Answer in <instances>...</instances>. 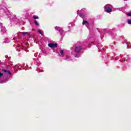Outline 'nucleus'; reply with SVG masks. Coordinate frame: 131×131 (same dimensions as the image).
I'll use <instances>...</instances> for the list:
<instances>
[{"label":"nucleus","mask_w":131,"mask_h":131,"mask_svg":"<svg viewBox=\"0 0 131 131\" xmlns=\"http://www.w3.org/2000/svg\"><path fill=\"white\" fill-rule=\"evenodd\" d=\"M39 72H43V70H40L39 71Z\"/></svg>","instance_id":"nucleus-18"},{"label":"nucleus","mask_w":131,"mask_h":131,"mask_svg":"<svg viewBox=\"0 0 131 131\" xmlns=\"http://www.w3.org/2000/svg\"><path fill=\"white\" fill-rule=\"evenodd\" d=\"M21 33H28V32H22Z\"/></svg>","instance_id":"nucleus-20"},{"label":"nucleus","mask_w":131,"mask_h":131,"mask_svg":"<svg viewBox=\"0 0 131 131\" xmlns=\"http://www.w3.org/2000/svg\"><path fill=\"white\" fill-rule=\"evenodd\" d=\"M28 35H29V34H28Z\"/></svg>","instance_id":"nucleus-28"},{"label":"nucleus","mask_w":131,"mask_h":131,"mask_svg":"<svg viewBox=\"0 0 131 131\" xmlns=\"http://www.w3.org/2000/svg\"><path fill=\"white\" fill-rule=\"evenodd\" d=\"M41 35H43V34H42V33H41Z\"/></svg>","instance_id":"nucleus-23"},{"label":"nucleus","mask_w":131,"mask_h":131,"mask_svg":"<svg viewBox=\"0 0 131 131\" xmlns=\"http://www.w3.org/2000/svg\"><path fill=\"white\" fill-rule=\"evenodd\" d=\"M104 8L105 9V12H106V13H111V12H112V9L109 5H105Z\"/></svg>","instance_id":"nucleus-2"},{"label":"nucleus","mask_w":131,"mask_h":131,"mask_svg":"<svg viewBox=\"0 0 131 131\" xmlns=\"http://www.w3.org/2000/svg\"><path fill=\"white\" fill-rule=\"evenodd\" d=\"M2 71H3V72H4L5 73H7V74H9V75H11V74H12L9 71H7V70L3 69Z\"/></svg>","instance_id":"nucleus-5"},{"label":"nucleus","mask_w":131,"mask_h":131,"mask_svg":"<svg viewBox=\"0 0 131 131\" xmlns=\"http://www.w3.org/2000/svg\"><path fill=\"white\" fill-rule=\"evenodd\" d=\"M123 61H125V59H123Z\"/></svg>","instance_id":"nucleus-25"},{"label":"nucleus","mask_w":131,"mask_h":131,"mask_svg":"<svg viewBox=\"0 0 131 131\" xmlns=\"http://www.w3.org/2000/svg\"><path fill=\"white\" fill-rule=\"evenodd\" d=\"M3 76H4V74L0 72V78L1 77H3Z\"/></svg>","instance_id":"nucleus-13"},{"label":"nucleus","mask_w":131,"mask_h":131,"mask_svg":"<svg viewBox=\"0 0 131 131\" xmlns=\"http://www.w3.org/2000/svg\"><path fill=\"white\" fill-rule=\"evenodd\" d=\"M64 59L66 60L67 61H71L72 60L71 57H70V56H69V55H67Z\"/></svg>","instance_id":"nucleus-6"},{"label":"nucleus","mask_w":131,"mask_h":131,"mask_svg":"<svg viewBox=\"0 0 131 131\" xmlns=\"http://www.w3.org/2000/svg\"><path fill=\"white\" fill-rule=\"evenodd\" d=\"M16 67H17V68H20V66H19L18 65H16Z\"/></svg>","instance_id":"nucleus-19"},{"label":"nucleus","mask_w":131,"mask_h":131,"mask_svg":"<svg viewBox=\"0 0 131 131\" xmlns=\"http://www.w3.org/2000/svg\"><path fill=\"white\" fill-rule=\"evenodd\" d=\"M97 47L98 48L99 50H101L100 48V45H97Z\"/></svg>","instance_id":"nucleus-16"},{"label":"nucleus","mask_w":131,"mask_h":131,"mask_svg":"<svg viewBox=\"0 0 131 131\" xmlns=\"http://www.w3.org/2000/svg\"><path fill=\"white\" fill-rule=\"evenodd\" d=\"M33 19H39V17H38V16H35V15H34V16H33Z\"/></svg>","instance_id":"nucleus-10"},{"label":"nucleus","mask_w":131,"mask_h":131,"mask_svg":"<svg viewBox=\"0 0 131 131\" xmlns=\"http://www.w3.org/2000/svg\"><path fill=\"white\" fill-rule=\"evenodd\" d=\"M37 43H38V41H37V42H36Z\"/></svg>","instance_id":"nucleus-24"},{"label":"nucleus","mask_w":131,"mask_h":131,"mask_svg":"<svg viewBox=\"0 0 131 131\" xmlns=\"http://www.w3.org/2000/svg\"><path fill=\"white\" fill-rule=\"evenodd\" d=\"M123 43H125L126 46H127V48L131 49V45L129 42H127L126 41L124 40L123 41Z\"/></svg>","instance_id":"nucleus-3"},{"label":"nucleus","mask_w":131,"mask_h":131,"mask_svg":"<svg viewBox=\"0 0 131 131\" xmlns=\"http://www.w3.org/2000/svg\"><path fill=\"white\" fill-rule=\"evenodd\" d=\"M7 81H8L7 80H4V81H0L1 83H5V82H7Z\"/></svg>","instance_id":"nucleus-12"},{"label":"nucleus","mask_w":131,"mask_h":131,"mask_svg":"<svg viewBox=\"0 0 131 131\" xmlns=\"http://www.w3.org/2000/svg\"><path fill=\"white\" fill-rule=\"evenodd\" d=\"M103 35H104V34H103V33L101 34V36H103Z\"/></svg>","instance_id":"nucleus-21"},{"label":"nucleus","mask_w":131,"mask_h":131,"mask_svg":"<svg viewBox=\"0 0 131 131\" xmlns=\"http://www.w3.org/2000/svg\"><path fill=\"white\" fill-rule=\"evenodd\" d=\"M57 46H58L57 43H51L48 44L49 48H57Z\"/></svg>","instance_id":"nucleus-4"},{"label":"nucleus","mask_w":131,"mask_h":131,"mask_svg":"<svg viewBox=\"0 0 131 131\" xmlns=\"http://www.w3.org/2000/svg\"><path fill=\"white\" fill-rule=\"evenodd\" d=\"M58 31L60 33H62V32H63V29L59 28V29H58Z\"/></svg>","instance_id":"nucleus-8"},{"label":"nucleus","mask_w":131,"mask_h":131,"mask_svg":"<svg viewBox=\"0 0 131 131\" xmlns=\"http://www.w3.org/2000/svg\"><path fill=\"white\" fill-rule=\"evenodd\" d=\"M34 23H35V25H36V26H38L39 24L37 21L35 20Z\"/></svg>","instance_id":"nucleus-11"},{"label":"nucleus","mask_w":131,"mask_h":131,"mask_svg":"<svg viewBox=\"0 0 131 131\" xmlns=\"http://www.w3.org/2000/svg\"><path fill=\"white\" fill-rule=\"evenodd\" d=\"M85 24H89V22L85 20H83L82 22V25H85Z\"/></svg>","instance_id":"nucleus-7"},{"label":"nucleus","mask_w":131,"mask_h":131,"mask_svg":"<svg viewBox=\"0 0 131 131\" xmlns=\"http://www.w3.org/2000/svg\"><path fill=\"white\" fill-rule=\"evenodd\" d=\"M128 24H130L131 25V19L128 20Z\"/></svg>","instance_id":"nucleus-15"},{"label":"nucleus","mask_w":131,"mask_h":131,"mask_svg":"<svg viewBox=\"0 0 131 131\" xmlns=\"http://www.w3.org/2000/svg\"><path fill=\"white\" fill-rule=\"evenodd\" d=\"M127 16H129V17H131V12L129 13H127Z\"/></svg>","instance_id":"nucleus-14"},{"label":"nucleus","mask_w":131,"mask_h":131,"mask_svg":"<svg viewBox=\"0 0 131 131\" xmlns=\"http://www.w3.org/2000/svg\"><path fill=\"white\" fill-rule=\"evenodd\" d=\"M73 50H74V52L75 54H76L75 58H79V57H80L79 53H80L82 50V47H81V46H76L75 47H73Z\"/></svg>","instance_id":"nucleus-1"},{"label":"nucleus","mask_w":131,"mask_h":131,"mask_svg":"<svg viewBox=\"0 0 131 131\" xmlns=\"http://www.w3.org/2000/svg\"><path fill=\"white\" fill-rule=\"evenodd\" d=\"M121 58H122V56H121Z\"/></svg>","instance_id":"nucleus-27"},{"label":"nucleus","mask_w":131,"mask_h":131,"mask_svg":"<svg viewBox=\"0 0 131 131\" xmlns=\"http://www.w3.org/2000/svg\"><path fill=\"white\" fill-rule=\"evenodd\" d=\"M23 35H25L26 33H23Z\"/></svg>","instance_id":"nucleus-22"},{"label":"nucleus","mask_w":131,"mask_h":131,"mask_svg":"<svg viewBox=\"0 0 131 131\" xmlns=\"http://www.w3.org/2000/svg\"><path fill=\"white\" fill-rule=\"evenodd\" d=\"M38 32H39V33H41V30H38Z\"/></svg>","instance_id":"nucleus-17"},{"label":"nucleus","mask_w":131,"mask_h":131,"mask_svg":"<svg viewBox=\"0 0 131 131\" xmlns=\"http://www.w3.org/2000/svg\"><path fill=\"white\" fill-rule=\"evenodd\" d=\"M60 55H61V56H64V51H63L62 50H60Z\"/></svg>","instance_id":"nucleus-9"},{"label":"nucleus","mask_w":131,"mask_h":131,"mask_svg":"<svg viewBox=\"0 0 131 131\" xmlns=\"http://www.w3.org/2000/svg\"><path fill=\"white\" fill-rule=\"evenodd\" d=\"M103 39V38L102 37H101V39Z\"/></svg>","instance_id":"nucleus-26"}]
</instances>
